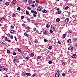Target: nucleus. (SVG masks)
<instances>
[{"label": "nucleus", "instance_id": "nucleus-37", "mask_svg": "<svg viewBox=\"0 0 77 77\" xmlns=\"http://www.w3.org/2000/svg\"><path fill=\"white\" fill-rule=\"evenodd\" d=\"M7 53H10V51L9 50H8L7 51Z\"/></svg>", "mask_w": 77, "mask_h": 77}, {"label": "nucleus", "instance_id": "nucleus-16", "mask_svg": "<svg viewBox=\"0 0 77 77\" xmlns=\"http://www.w3.org/2000/svg\"><path fill=\"white\" fill-rule=\"evenodd\" d=\"M62 13V11H59L57 12L58 14H60Z\"/></svg>", "mask_w": 77, "mask_h": 77}, {"label": "nucleus", "instance_id": "nucleus-18", "mask_svg": "<svg viewBox=\"0 0 77 77\" xmlns=\"http://www.w3.org/2000/svg\"><path fill=\"white\" fill-rule=\"evenodd\" d=\"M73 40L74 41H77V38H73Z\"/></svg>", "mask_w": 77, "mask_h": 77}, {"label": "nucleus", "instance_id": "nucleus-25", "mask_svg": "<svg viewBox=\"0 0 77 77\" xmlns=\"http://www.w3.org/2000/svg\"><path fill=\"white\" fill-rule=\"evenodd\" d=\"M69 8V7L66 6L65 8V9H66V10H67V9H68Z\"/></svg>", "mask_w": 77, "mask_h": 77}, {"label": "nucleus", "instance_id": "nucleus-2", "mask_svg": "<svg viewBox=\"0 0 77 77\" xmlns=\"http://www.w3.org/2000/svg\"><path fill=\"white\" fill-rule=\"evenodd\" d=\"M77 55L76 54H73L72 55V58H75L76 57Z\"/></svg>", "mask_w": 77, "mask_h": 77}, {"label": "nucleus", "instance_id": "nucleus-20", "mask_svg": "<svg viewBox=\"0 0 77 77\" xmlns=\"http://www.w3.org/2000/svg\"><path fill=\"white\" fill-rule=\"evenodd\" d=\"M21 75L22 76H25V75H26L25 74V73L24 72H23L22 74H21Z\"/></svg>", "mask_w": 77, "mask_h": 77}, {"label": "nucleus", "instance_id": "nucleus-26", "mask_svg": "<svg viewBox=\"0 0 77 77\" xmlns=\"http://www.w3.org/2000/svg\"><path fill=\"white\" fill-rule=\"evenodd\" d=\"M17 10H18V11H20L21 10V8L20 7H19L17 8Z\"/></svg>", "mask_w": 77, "mask_h": 77}, {"label": "nucleus", "instance_id": "nucleus-56", "mask_svg": "<svg viewBox=\"0 0 77 77\" xmlns=\"http://www.w3.org/2000/svg\"><path fill=\"white\" fill-rule=\"evenodd\" d=\"M10 34H7V36H10Z\"/></svg>", "mask_w": 77, "mask_h": 77}, {"label": "nucleus", "instance_id": "nucleus-42", "mask_svg": "<svg viewBox=\"0 0 77 77\" xmlns=\"http://www.w3.org/2000/svg\"><path fill=\"white\" fill-rule=\"evenodd\" d=\"M13 55H16V53L15 52H13Z\"/></svg>", "mask_w": 77, "mask_h": 77}, {"label": "nucleus", "instance_id": "nucleus-1", "mask_svg": "<svg viewBox=\"0 0 77 77\" xmlns=\"http://www.w3.org/2000/svg\"><path fill=\"white\" fill-rule=\"evenodd\" d=\"M68 50L71 51H72V50H73V47L70 46L68 48Z\"/></svg>", "mask_w": 77, "mask_h": 77}, {"label": "nucleus", "instance_id": "nucleus-9", "mask_svg": "<svg viewBox=\"0 0 77 77\" xmlns=\"http://www.w3.org/2000/svg\"><path fill=\"white\" fill-rule=\"evenodd\" d=\"M26 75H27V76H31V74H30V73H26Z\"/></svg>", "mask_w": 77, "mask_h": 77}, {"label": "nucleus", "instance_id": "nucleus-7", "mask_svg": "<svg viewBox=\"0 0 77 77\" xmlns=\"http://www.w3.org/2000/svg\"><path fill=\"white\" fill-rule=\"evenodd\" d=\"M29 56L30 57H33L34 56V54L33 53H31L29 54Z\"/></svg>", "mask_w": 77, "mask_h": 77}, {"label": "nucleus", "instance_id": "nucleus-30", "mask_svg": "<svg viewBox=\"0 0 77 77\" xmlns=\"http://www.w3.org/2000/svg\"><path fill=\"white\" fill-rule=\"evenodd\" d=\"M33 16L34 17H36V15L35 14H33Z\"/></svg>", "mask_w": 77, "mask_h": 77}, {"label": "nucleus", "instance_id": "nucleus-38", "mask_svg": "<svg viewBox=\"0 0 77 77\" xmlns=\"http://www.w3.org/2000/svg\"><path fill=\"white\" fill-rule=\"evenodd\" d=\"M11 29H14V26H11Z\"/></svg>", "mask_w": 77, "mask_h": 77}, {"label": "nucleus", "instance_id": "nucleus-47", "mask_svg": "<svg viewBox=\"0 0 77 77\" xmlns=\"http://www.w3.org/2000/svg\"><path fill=\"white\" fill-rule=\"evenodd\" d=\"M27 8V9H29V10H30V9H31V8L29 7H28Z\"/></svg>", "mask_w": 77, "mask_h": 77}, {"label": "nucleus", "instance_id": "nucleus-52", "mask_svg": "<svg viewBox=\"0 0 77 77\" xmlns=\"http://www.w3.org/2000/svg\"><path fill=\"white\" fill-rule=\"evenodd\" d=\"M34 24H35V25H36V26H37L38 25V23H34Z\"/></svg>", "mask_w": 77, "mask_h": 77}, {"label": "nucleus", "instance_id": "nucleus-23", "mask_svg": "<svg viewBox=\"0 0 77 77\" xmlns=\"http://www.w3.org/2000/svg\"><path fill=\"white\" fill-rule=\"evenodd\" d=\"M46 26L48 28V27H50V25L48 24H46Z\"/></svg>", "mask_w": 77, "mask_h": 77}, {"label": "nucleus", "instance_id": "nucleus-17", "mask_svg": "<svg viewBox=\"0 0 77 77\" xmlns=\"http://www.w3.org/2000/svg\"><path fill=\"white\" fill-rule=\"evenodd\" d=\"M47 12V11L45 9L43 10L42 11V12L43 13H46Z\"/></svg>", "mask_w": 77, "mask_h": 77}, {"label": "nucleus", "instance_id": "nucleus-61", "mask_svg": "<svg viewBox=\"0 0 77 77\" xmlns=\"http://www.w3.org/2000/svg\"><path fill=\"white\" fill-rule=\"evenodd\" d=\"M29 3H31L32 2V0H29Z\"/></svg>", "mask_w": 77, "mask_h": 77}, {"label": "nucleus", "instance_id": "nucleus-63", "mask_svg": "<svg viewBox=\"0 0 77 77\" xmlns=\"http://www.w3.org/2000/svg\"><path fill=\"white\" fill-rule=\"evenodd\" d=\"M22 26H25V24L24 23H23L22 24Z\"/></svg>", "mask_w": 77, "mask_h": 77}, {"label": "nucleus", "instance_id": "nucleus-54", "mask_svg": "<svg viewBox=\"0 0 77 77\" xmlns=\"http://www.w3.org/2000/svg\"><path fill=\"white\" fill-rule=\"evenodd\" d=\"M23 18H24V17L22 16L21 17V19H23Z\"/></svg>", "mask_w": 77, "mask_h": 77}, {"label": "nucleus", "instance_id": "nucleus-57", "mask_svg": "<svg viewBox=\"0 0 77 77\" xmlns=\"http://www.w3.org/2000/svg\"><path fill=\"white\" fill-rule=\"evenodd\" d=\"M31 6H32V7H35V5L34 4L33 5H31Z\"/></svg>", "mask_w": 77, "mask_h": 77}, {"label": "nucleus", "instance_id": "nucleus-40", "mask_svg": "<svg viewBox=\"0 0 77 77\" xmlns=\"http://www.w3.org/2000/svg\"><path fill=\"white\" fill-rule=\"evenodd\" d=\"M15 16H16V14H13L12 15V17H15Z\"/></svg>", "mask_w": 77, "mask_h": 77}, {"label": "nucleus", "instance_id": "nucleus-15", "mask_svg": "<svg viewBox=\"0 0 77 77\" xmlns=\"http://www.w3.org/2000/svg\"><path fill=\"white\" fill-rule=\"evenodd\" d=\"M49 50H51L52 49V46H50L48 48Z\"/></svg>", "mask_w": 77, "mask_h": 77}, {"label": "nucleus", "instance_id": "nucleus-60", "mask_svg": "<svg viewBox=\"0 0 77 77\" xmlns=\"http://www.w3.org/2000/svg\"><path fill=\"white\" fill-rule=\"evenodd\" d=\"M59 72H60V71H59V70H58L57 71V73H59Z\"/></svg>", "mask_w": 77, "mask_h": 77}, {"label": "nucleus", "instance_id": "nucleus-31", "mask_svg": "<svg viewBox=\"0 0 77 77\" xmlns=\"http://www.w3.org/2000/svg\"><path fill=\"white\" fill-rule=\"evenodd\" d=\"M5 39L6 41H8V38L6 37L5 38Z\"/></svg>", "mask_w": 77, "mask_h": 77}, {"label": "nucleus", "instance_id": "nucleus-11", "mask_svg": "<svg viewBox=\"0 0 77 77\" xmlns=\"http://www.w3.org/2000/svg\"><path fill=\"white\" fill-rule=\"evenodd\" d=\"M5 5L6 6H8V5H9V2H6L5 3Z\"/></svg>", "mask_w": 77, "mask_h": 77}, {"label": "nucleus", "instance_id": "nucleus-21", "mask_svg": "<svg viewBox=\"0 0 77 77\" xmlns=\"http://www.w3.org/2000/svg\"><path fill=\"white\" fill-rule=\"evenodd\" d=\"M26 14H27V15H29V11H26Z\"/></svg>", "mask_w": 77, "mask_h": 77}, {"label": "nucleus", "instance_id": "nucleus-55", "mask_svg": "<svg viewBox=\"0 0 77 77\" xmlns=\"http://www.w3.org/2000/svg\"><path fill=\"white\" fill-rule=\"evenodd\" d=\"M50 33H53V30H50Z\"/></svg>", "mask_w": 77, "mask_h": 77}, {"label": "nucleus", "instance_id": "nucleus-5", "mask_svg": "<svg viewBox=\"0 0 77 77\" xmlns=\"http://www.w3.org/2000/svg\"><path fill=\"white\" fill-rule=\"evenodd\" d=\"M16 3H17V1L15 0H13L12 2V4H15Z\"/></svg>", "mask_w": 77, "mask_h": 77}, {"label": "nucleus", "instance_id": "nucleus-35", "mask_svg": "<svg viewBox=\"0 0 77 77\" xmlns=\"http://www.w3.org/2000/svg\"><path fill=\"white\" fill-rule=\"evenodd\" d=\"M48 63H49V64H51L52 63V62L50 61H49L48 62Z\"/></svg>", "mask_w": 77, "mask_h": 77}, {"label": "nucleus", "instance_id": "nucleus-64", "mask_svg": "<svg viewBox=\"0 0 77 77\" xmlns=\"http://www.w3.org/2000/svg\"><path fill=\"white\" fill-rule=\"evenodd\" d=\"M75 46L76 47H77V43L76 44Z\"/></svg>", "mask_w": 77, "mask_h": 77}, {"label": "nucleus", "instance_id": "nucleus-45", "mask_svg": "<svg viewBox=\"0 0 77 77\" xmlns=\"http://www.w3.org/2000/svg\"><path fill=\"white\" fill-rule=\"evenodd\" d=\"M38 59H41V56H38Z\"/></svg>", "mask_w": 77, "mask_h": 77}, {"label": "nucleus", "instance_id": "nucleus-3", "mask_svg": "<svg viewBox=\"0 0 77 77\" xmlns=\"http://www.w3.org/2000/svg\"><path fill=\"white\" fill-rule=\"evenodd\" d=\"M41 7H38L37 8V11H41V9H41Z\"/></svg>", "mask_w": 77, "mask_h": 77}, {"label": "nucleus", "instance_id": "nucleus-44", "mask_svg": "<svg viewBox=\"0 0 77 77\" xmlns=\"http://www.w3.org/2000/svg\"><path fill=\"white\" fill-rule=\"evenodd\" d=\"M35 11L34 10H32L31 11V12L32 13H34V12Z\"/></svg>", "mask_w": 77, "mask_h": 77}, {"label": "nucleus", "instance_id": "nucleus-46", "mask_svg": "<svg viewBox=\"0 0 77 77\" xmlns=\"http://www.w3.org/2000/svg\"><path fill=\"white\" fill-rule=\"evenodd\" d=\"M27 1V0H23V2H24V3H26Z\"/></svg>", "mask_w": 77, "mask_h": 77}, {"label": "nucleus", "instance_id": "nucleus-62", "mask_svg": "<svg viewBox=\"0 0 77 77\" xmlns=\"http://www.w3.org/2000/svg\"><path fill=\"white\" fill-rule=\"evenodd\" d=\"M35 2H36V3H39V1H38V0H36L35 1Z\"/></svg>", "mask_w": 77, "mask_h": 77}, {"label": "nucleus", "instance_id": "nucleus-49", "mask_svg": "<svg viewBox=\"0 0 77 77\" xmlns=\"http://www.w3.org/2000/svg\"><path fill=\"white\" fill-rule=\"evenodd\" d=\"M58 42L59 44H61V42L60 41H58Z\"/></svg>", "mask_w": 77, "mask_h": 77}, {"label": "nucleus", "instance_id": "nucleus-29", "mask_svg": "<svg viewBox=\"0 0 77 77\" xmlns=\"http://www.w3.org/2000/svg\"><path fill=\"white\" fill-rule=\"evenodd\" d=\"M44 41L45 42H47V40L45 38L44 39Z\"/></svg>", "mask_w": 77, "mask_h": 77}, {"label": "nucleus", "instance_id": "nucleus-33", "mask_svg": "<svg viewBox=\"0 0 77 77\" xmlns=\"http://www.w3.org/2000/svg\"><path fill=\"white\" fill-rule=\"evenodd\" d=\"M32 77H36V75L35 74H33L32 76Z\"/></svg>", "mask_w": 77, "mask_h": 77}, {"label": "nucleus", "instance_id": "nucleus-10", "mask_svg": "<svg viewBox=\"0 0 77 77\" xmlns=\"http://www.w3.org/2000/svg\"><path fill=\"white\" fill-rule=\"evenodd\" d=\"M14 32L15 30H12L10 32L11 33H14Z\"/></svg>", "mask_w": 77, "mask_h": 77}, {"label": "nucleus", "instance_id": "nucleus-36", "mask_svg": "<svg viewBox=\"0 0 77 77\" xmlns=\"http://www.w3.org/2000/svg\"><path fill=\"white\" fill-rule=\"evenodd\" d=\"M24 35L25 36H29V35L27 34H26V33H25Z\"/></svg>", "mask_w": 77, "mask_h": 77}, {"label": "nucleus", "instance_id": "nucleus-13", "mask_svg": "<svg viewBox=\"0 0 77 77\" xmlns=\"http://www.w3.org/2000/svg\"><path fill=\"white\" fill-rule=\"evenodd\" d=\"M34 42L35 43H37V42H38V39H35V40H34Z\"/></svg>", "mask_w": 77, "mask_h": 77}, {"label": "nucleus", "instance_id": "nucleus-59", "mask_svg": "<svg viewBox=\"0 0 77 77\" xmlns=\"http://www.w3.org/2000/svg\"><path fill=\"white\" fill-rule=\"evenodd\" d=\"M65 73H63L62 74V76H65Z\"/></svg>", "mask_w": 77, "mask_h": 77}, {"label": "nucleus", "instance_id": "nucleus-24", "mask_svg": "<svg viewBox=\"0 0 77 77\" xmlns=\"http://www.w3.org/2000/svg\"><path fill=\"white\" fill-rule=\"evenodd\" d=\"M26 29H27V30H29L30 29V27L29 26H27L26 27Z\"/></svg>", "mask_w": 77, "mask_h": 77}, {"label": "nucleus", "instance_id": "nucleus-39", "mask_svg": "<svg viewBox=\"0 0 77 77\" xmlns=\"http://www.w3.org/2000/svg\"><path fill=\"white\" fill-rule=\"evenodd\" d=\"M4 70H5V71H8V69L7 68H4Z\"/></svg>", "mask_w": 77, "mask_h": 77}, {"label": "nucleus", "instance_id": "nucleus-28", "mask_svg": "<svg viewBox=\"0 0 77 77\" xmlns=\"http://www.w3.org/2000/svg\"><path fill=\"white\" fill-rule=\"evenodd\" d=\"M69 33H72V30H69Z\"/></svg>", "mask_w": 77, "mask_h": 77}, {"label": "nucleus", "instance_id": "nucleus-4", "mask_svg": "<svg viewBox=\"0 0 77 77\" xmlns=\"http://www.w3.org/2000/svg\"><path fill=\"white\" fill-rule=\"evenodd\" d=\"M51 27L52 30H54L55 28H54V26L53 25H52L51 26Z\"/></svg>", "mask_w": 77, "mask_h": 77}, {"label": "nucleus", "instance_id": "nucleus-22", "mask_svg": "<svg viewBox=\"0 0 77 77\" xmlns=\"http://www.w3.org/2000/svg\"><path fill=\"white\" fill-rule=\"evenodd\" d=\"M66 34H64L63 35V38H65L66 37Z\"/></svg>", "mask_w": 77, "mask_h": 77}, {"label": "nucleus", "instance_id": "nucleus-6", "mask_svg": "<svg viewBox=\"0 0 77 77\" xmlns=\"http://www.w3.org/2000/svg\"><path fill=\"white\" fill-rule=\"evenodd\" d=\"M65 22L66 23H68L69 21V19L67 18L64 20Z\"/></svg>", "mask_w": 77, "mask_h": 77}, {"label": "nucleus", "instance_id": "nucleus-8", "mask_svg": "<svg viewBox=\"0 0 77 77\" xmlns=\"http://www.w3.org/2000/svg\"><path fill=\"white\" fill-rule=\"evenodd\" d=\"M55 77H59V73H57L55 74Z\"/></svg>", "mask_w": 77, "mask_h": 77}, {"label": "nucleus", "instance_id": "nucleus-51", "mask_svg": "<svg viewBox=\"0 0 77 77\" xmlns=\"http://www.w3.org/2000/svg\"><path fill=\"white\" fill-rule=\"evenodd\" d=\"M7 41H8V42H11V40H7Z\"/></svg>", "mask_w": 77, "mask_h": 77}, {"label": "nucleus", "instance_id": "nucleus-34", "mask_svg": "<svg viewBox=\"0 0 77 77\" xmlns=\"http://www.w3.org/2000/svg\"><path fill=\"white\" fill-rule=\"evenodd\" d=\"M13 36L12 35H11L10 36V38H11V39H13Z\"/></svg>", "mask_w": 77, "mask_h": 77}, {"label": "nucleus", "instance_id": "nucleus-50", "mask_svg": "<svg viewBox=\"0 0 77 77\" xmlns=\"http://www.w3.org/2000/svg\"><path fill=\"white\" fill-rule=\"evenodd\" d=\"M14 38H15V39L16 41H17V37L15 36H14Z\"/></svg>", "mask_w": 77, "mask_h": 77}, {"label": "nucleus", "instance_id": "nucleus-53", "mask_svg": "<svg viewBox=\"0 0 77 77\" xmlns=\"http://www.w3.org/2000/svg\"><path fill=\"white\" fill-rule=\"evenodd\" d=\"M44 33L45 35H46V31H44Z\"/></svg>", "mask_w": 77, "mask_h": 77}, {"label": "nucleus", "instance_id": "nucleus-41", "mask_svg": "<svg viewBox=\"0 0 77 77\" xmlns=\"http://www.w3.org/2000/svg\"><path fill=\"white\" fill-rule=\"evenodd\" d=\"M34 14H37V12H36V11H34Z\"/></svg>", "mask_w": 77, "mask_h": 77}, {"label": "nucleus", "instance_id": "nucleus-14", "mask_svg": "<svg viewBox=\"0 0 77 77\" xmlns=\"http://www.w3.org/2000/svg\"><path fill=\"white\" fill-rule=\"evenodd\" d=\"M56 21H57V22H59V21H60V19L59 18L57 19L56 20Z\"/></svg>", "mask_w": 77, "mask_h": 77}, {"label": "nucleus", "instance_id": "nucleus-27", "mask_svg": "<svg viewBox=\"0 0 77 77\" xmlns=\"http://www.w3.org/2000/svg\"><path fill=\"white\" fill-rule=\"evenodd\" d=\"M18 51L20 53H21V49H18Z\"/></svg>", "mask_w": 77, "mask_h": 77}, {"label": "nucleus", "instance_id": "nucleus-12", "mask_svg": "<svg viewBox=\"0 0 77 77\" xmlns=\"http://www.w3.org/2000/svg\"><path fill=\"white\" fill-rule=\"evenodd\" d=\"M71 42V39L69 38L68 39L67 42H69H69Z\"/></svg>", "mask_w": 77, "mask_h": 77}, {"label": "nucleus", "instance_id": "nucleus-43", "mask_svg": "<svg viewBox=\"0 0 77 77\" xmlns=\"http://www.w3.org/2000/svg\"><path fill=\"white\" fill-rule=\"evenodd\" d=\"M62 64L63 65H65V63L64 62H63L62 63Z\"/></svg>", "mask_w": 77, "mask_h": 77}, {"label": "nucleus", "instance_id": "nucleus-19", "mask_svg": "<svg viewBox=\"0 0 77 77\" xmlns=\"http://www.w3.org/2000/svg\"><path fill=\"white\" fill-rule=\"evenodd\" d=\"M4 68H5V67L3 66H1L0 67V68H1V69H4Z\"/></svg>", "mask_w": 77, "mask_h": 77}, {"label": "nucleus", "instance_id": "nucleus-58", "mask_svg": "<svg viewBox=\"0 0 77 77\" xmlns=\"http://www.w3.org/2000/svg\"><path fill=\"white\" fill-rule=\"evenodd\" d=\"M57 11H59V9L58 8H57Z\"/></svg>", "mask_w": 77, "mask_h": 77}, {"label": "nucleus", "instance_id": "nucleus-48", "mask_svg": "<svg viewBox=\"0 0 77 77\" xmlns=\"http://www.w3.org/2000/svg\"><path fill=\"white\" fill-rule=\"evenodd\" d=\"M33 30H34V31H36V29L35 28H34L33 29Z\"/></svg>", "mask_w": 77, "mask_h": 77}, {"label": "nucleus", "instance_id": "nucleus-32", "mask_svg": "<svg viewBox=\"0 0 77 77\" xmlns=\"http://www.w3.org/2000/svg\"><path fill=\"white\" fill-rule=\"evenodd\" d=\"M26 59L27 60L29 59V57H25Z\"/></svg>", "mask_w": 77, "mask_h": 77}]
</instances>
